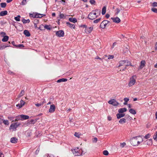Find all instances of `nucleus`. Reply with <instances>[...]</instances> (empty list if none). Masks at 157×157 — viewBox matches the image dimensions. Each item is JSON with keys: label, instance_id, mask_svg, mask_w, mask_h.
Here are the masks:
<instances>
[{"label": "nucleus", "instance_id": "nucleus-1", "mask_svg": "<svg viewBox=\"0 0 157 157\" xmlns=\"http://www.w3.org/2000/svg\"><path fill=\"white\" fill-rule=\"evenodd\" d=\"M138 137H139L138 136L133 137L131 140V143L133 146H138L143 141V140L142 139H141V140L140 141H139L138 140Z\"/></svg>", "mask_w": 157, "mask_h": 157}, {"label": "nucleus", "instance_id": "nucleus-2", "mask_svg": "<svg viewBox=\"0 0 157 157\" xmlns=\"http://www.w3.org/2000/svg\"><path fill=\"white\" fill-rule=\"evenodd\" d=\"M16 118L15 119V121H17V120L23 121L28 119L29 118V116L28 115L22 114L16 117Z\"/></svg>", "mask_w": 157, "mask_h": 157}, {"label": "nucleus", "instance_id": "nucleus-3", "mask_svg": "<svg viewBox=\"0 0 157 157\" xmlns=\"http://www.w3.org/2000/svg\"><path fill=\"white\" fill-rule=\"evenodd\" d=\"M136 76L133 75L130 79V81L128 83V86H131L134 85L136 82Z\"/></svg>", "mask_w": 157, "mask_h": 157}, {"label": "nucleus", "instance_id": "nucleus-4", "mask_svg": "<svg viewBox=\"0 0 157 157\" xmlns=\"http://www.w3.org/2000/svg\"><path fill=\"white\" fill-rule=\"evenodd\" d=\"M109 22V21L106 20H104L100 24V27L102 29H105Z\"/></svg>", "mask_w": 157, "mask_h": 157}, {"label": "nucleus", "instance_id": "nucleus-5", "mask_svg": "<svg viewBox=\"0 0 157 157\" xmlns=\"http://www.w3.org/2000/svg\"><path fill=\"white\" fill-rule=\"evenodd\" d=\"M108 103L109 104H111L114 106H117L119 105V103L114 99H113L109 100Z\"/></svg>", "mask_w": 157, "mask_h": 157}, {"label": "nucleus", "instance_id": "nucleus-6", "mask_svg": "<svg viewBox=\"0 0 157 157\" xmlns=\"http://www.w3.org/2000/svg\"><path fill=\"white\" fill-rule=\"evenodd\" d=\"M20 124L16 123L14 124H12L10 125V128L13 130L16 129V128L20 125Z\"/></svg>", "mask_w": 157, "mask_h": 157}, {"label": "nucleus", "instance_id": "nucleus-7", "mask_svg": "<svg viewBox=\"0 0 157 157\" xmlns=\"http://www.w3.org/2000/svg\"><path fill=\"white\" fill-rule=\"evenodd\" d=\"M56 35L59 37H63L64 35V32L63 30H59L56 32Z\"/></svg>", "mask_w": 157, "mask_h": 157}, {"label": "nucleus", "instance_id": "nucleus-8", "mask_svg": "<svg viewBox=\"0 0 157 157\" xmlns=\"http://www.w3.org/2000/svg\"><path fill=\"white\" fill-rule=\"evenodd\" d=\"M79 151L78 148L75 149L72 151L73 153L75 156H78L81 155L80 152Z\"/></svg>", "mask_w": 157, "mask_h": 157}, {"label": "nucleus", "instance_id": "nucleus-9", "mask_svg": "<svg viewBox=\"0 0 157 157\" xmlns=\"http://www.w3.org/2000/svg\"><path fill=\"white\" fill-rule=\"evenodd\" d=\"M93 29V27H87L85 30V32L86 34H90L92 31Z\"/></svg>", "mask_w": 157, "mask_h": 157}, {"label": "nucleus", "instance_id": "nucleus-10", "mask_svg": "<svg viewBox=\"0 0 157 157\" xmlns=\"http://www.w3.org/2000/svg\"><path fill=\"white\" fill-rule=\"evenodd\" d=\"M55 109L56 107L55 105L54 104L51 105L49 109V112L50 113H53L55 111Z\"/></svg>", "mask_w": 157, "mask_h": 157}, {"label": "nucleus", "instance_id": "nucleus-11", "mask_svg": "<svg viewBox=\"0 0 157 157\" xmlns=\"http://www.w3.org/2000/svg\"><path fill=\"white\" fill-rule=\"evenodd\" d=\"M111 19L113 20V22L117 23H119L121 21V20L118 17H111Z\"/></svg>", "mask_w": 157, "mask_h": 157}, {"label": "nucleus", "instance_id": "nucleus-12", "mask_svg": "<svg viewBox=\"0 0 157 157\" xmlns=\"http://www.w3.org/2000/svg\"><path fill=\"white\" fill-rule=\"evenodd\" d=\"M145 61L144 60H142L140 63V66L138 67V70L142 69L145 66Z\"/></svg>", "mask_w": 157, "mask_h": 157}, {"label": "nucleus", "instance_id": "nucleus-13", "mask_svg": "<svg viewBox=\"0 0 157 157\" xmlns=\"http://www.w3.org/2000/svg\"><path fill=\"white\" fill-rule=\"evenodd\" d=\"M97 17V16H94L93 14L91 12L88 14L87 18L90 20H93Z\"/></svg>", "mask_w": 157, "mask_h": 157}, {"label": "nucleus", "instance_id": "nucleus-14", "mask_svg": "<svg viewBox=\"0 0 157 157\" xmlns=\"http://www.w3.org/2000/svg\"><path fill=\"white\" fill-rule=\"evenodd\" d=\"M66 25L71 28L75 29V25L74 24H72L69 22L66 23Z\"/></svg>", "mask_w": 157, "mask_h": 157}, {"label": "nucleus", "instance_id": "nucleus-15", "mask_svg": "<svg viewBox=\"0 0 157 157\" xmlns=\"http://www.w3.org/2000/svg\"><path fill=\"white\" fill-rule=\"evenodd\" d=\"M17 139L15 137H12L10 139V142L13 143H17Z\"/></svg>", "mask_w": 157, "mask_h": 157}, {"label": "nucleus", "instance_id": "nucleus-16", "mask_svg": "<svg viewBox=\"0 0 157 157\" xmlns=\"http://www.w3.org/2000/svg\"><path fill=\"white\" fill-rule=\"evenodd\" d=\"M36 121L35 120L31 119L30 121H28L27 123L28 125H29L31 124H34Z\"/></svg>", "mask_w": 157, "mask_h": 157}, {"label": "nucleus", "instance_id": "nucleus-17", "mask_svg": "<svg viewBox=\"0 0 157 157\" xmlns=\"http://www.w3.org/2000/svg\"><path fill=\"white\" fill-rule=\"evenodd\" d=\"M69 21L75 23L77 22V20L76 18L73 17H70L69 18Z\"/></svg>", "mask_w": 157, "mask_h": 157}, {"label": "nucleus", "instance_id": "nucleus-18", "mask_svg": "<svg viewBox=\"0 0 157 157\" xmlns=\"http://www.w3.org/2000/svg\"><path fill=\"white\" fill-rule=\"evenodd\" d=\"M117 118L118 119H120L122 117H124L125 116V114L124 113H118L116 115Z\"/></svg>", "mask_w": 157, "mask_h": 157}, {"label": "nucleus", "instance_id": "nucleus-19", "mask_svg": "<svg viewBox=\"0 0 157 157\" xmlns=\"http://www.w3.org/2000/svg\"><path fill=\"white\" fill-rule=\"evenodd\" d=\"M24 33L25 36L28 37L29 36L31 35L29 32L27 30H25L24 31Z\"/></svg>", "mask_w": 157, "mask_h": 157}, {"label": "nucleus", "instance_id": "nucleus-20", "mask_svg": "<svg viewBox=\"0 0 157 157\" xmlns=\"http://www.w3.org/2000/svg\"><path fill=\"white\" fill-rule=\"evenodd\" d=\"M127 110L126 108H121L118 110V112L120 113H122L126 111Z\"/></svg>", "mask_w": 157, "mask_h": 157}, {"label": "nucleus", "instance_id": "nucleus-21", "mask_svg": "<svg viewBox=\"0 0 157 157\" xmlns=\"http://www.w3.org/2000/svg\"><path fill=\"white\" fill-rule=\"evenodd\" d=\"M7 11L6 10L2 11L0 13V16H3L7 14Z\"/></svg>", "mask_w": 157, "mask_h": 157}, {"label": "nucleus", "instance_id": "nucleus-22", "mask_svg": "<svg viewBox=\"0 0 157 157\" xmlns=\"http://www.w3.org/2000/svg\"><path fill=\"white\" fill-rule=\"evenodd\" d=\"M9 37L7 36H4L3 38L2 39V41L3 42L7 41L9 39Z\"/></svg>", "mask_w": 157, "mask_h": 157}, {"label": "nucleus", "instance_id": "nucleus-23", "mask_svg": "<svg viewBox=\"0 0 157 157\" xmlns=\"http://www.w3.org/2000/svg\"><path fill=\"white\" fill-rule=\"evenodd\" d=\"M67 78H62L57 80V82L58 83H59L62 82H65L67 81Z\"/></svg>", "mask_w": 157, "mask_h": 157}, {"label": "nucleus", "instance_id": "nucleus-24", "mask_svg": "<svg viewBox=\"0 0 157 157\" xmlns=\"http://www.w3.org/2000/svg\"><path fill=\"white\" fill-rule=\"evenodd\" d=\"M125 65L127 67V66H132V67H133L134 66L133 65H132L131 62L128 60H125Z\"/></svg>", "mask_w": 157, "mask_h": 157}, {"label": "nucleus", "instance_id": "nucleus-25", "mask_svg": "<svg viewBox=\"0 0 157 157\" xmlns=\"http://www.w3.org/2000/svg\"><path fill=\"white\" fill-rule=\"evenodd\" d=\"M119 65L118 66L119 67L122 66L124 65H125V60L120 61L119 62Z\"/></svg>", "mask_w": 157, "mask_h": 157}, {"label": "nucleus", "instance_id": "nucleus-26", "mask_svg": "<svg viewBox=\"0 0 157 157\" xmlns=\"http://www.w3.org/2000/svg\"><path fill=\"white\" fill-rule=\"evenodd\" d=\"M22 21L24 24H25L27 23H29L30 20L29 19L25 20L24 18H23V19H22Z\"/></svg>", "mask_w": 157, "mask_h": 157}, {"label": "nucleus", "instance_id": "nucleus-27", "mask_svg": "<svg viewBox=\"0 0 157 157\" xmlns=\"http://www.w3.org/2000/svg\"><path fill=\"white\" fill-rule=\"evenodd\" d=\"M119 122L121 124H123L126 122V119L125 118H121L119 121Z\"/></svg>", "mask_w": 157, "mask_h": 157}, {"label": "nucleus", "instance_id": "nucleus-28", "mask_svg": "<svg viewBox=\"0 0 157 157\" xmlns=\"http://www.w3.org/2000/svg\"><path fill=\"white\" fill-rule=\"evenodd\" d=\"M106 12V7L105 6H104L102 10L101 14L102 15H104Z\"/></svg>", "mask_w": 157, "mask_h": 157}, {"label": "nucleus", "instance_id": "nucleus-29", "mask_svg": "<svg viewBox=\"0 0 157 157\" xmlns=\"http://www.w3.org/2000/svg\"><path fill=\"white\" fill-rule=\"evenodd\" d=\"M10 45H0V50H3L6 47H10Z\"/></svg>", "mask_w": 157, "mask_h": 157}, {"label": "nucleus", "instance_id": "nucleus-30", "mask_svg": "<svg viewBox=\"0 0 157 157\" xmlns=\"http://www.w3.org/2000/svg\"><path fill=\"white\" fill-rule=\"evenodd\" d=\"M25 94V91L24 90H21L20 94L18 95L19 97H21L23 96Z\"/></svg>", "mask_w": 157, "mask_h": 157}, {"label": "nucleus", "instance_id": "nucleus-31", "mask_svg": "<svg viewBox=\"0 0 157 157\" xmlns=\"http://www.w3.org/2000/svg\"><path fill=\"white\" fill-rule=\"evenodd\" d=\"M38 29H40L41 30H44V26L43 25H41L38 28Z\"/></svg>", "mask_w": 157, "mask_h": 157}, {"label": "nucleus", "instance_id": "nucleus-32", "mask_svg": "<svg viewBox=\"0 0 157 157\" xmlns=\"http://www.w3.org/2000/svg\"><path fill=\"white\" fill-rule=\"evenodd\" d=\"M50 25H44V30L46 29L47 30H50L51 29Z\"/></svg>", "mask_w": 157, "mask_h": 157}, {"label": "nucleus", "instance_id": "nucleus-33", "mask_svg": "<svg viewBox=\"0 0 157 157\" xmlns=\"http://www.w3.org/2000/svg\"><path fill=\"white\" fill-rule=\"evenodd\" d=\"M129 112L133 114H136V112L133 109H130L129 110Z\"/></svg>", "mask_w": 157, "mask_h": 157}, {"label": "nucleus", "instance_id": "nucleus-34", "mask_svg": "<svg viewBox=\"0 0 157 157\" xmlns=\"http://www.w3.org/2000/svg\"><path fill=\"white\" fill-rule=\"evenodd\" d=\"M7 118L10 121H13L14 120L15 117L10 115L8 116Z\"/></svg>", "mask_w": 157, "mask_h": 157}, {"label": "nucleus", "instance_id": "nucleus-35", "mask_svg": "<svg viewBox=\"0 0 157 157\" xmlns=\"http://www.w3.org/2000/svg\"><path fill=\"white\" fill-rule=\"evenodd\" d=\"M21 17L20 15H18L16 17H14V19L17 21H20V18Z\"/></svg>", "mask_w": 157, "mask_h": 157}, {"label": "nucleus", "instance_id": "nucleus-36", "mask_svg": "<svg viewBox=\"0 0 157 157\" xmlns=\"http://www.w3.org/2000/svg\"><path fill=\"white\" fill-rule=\"evenodd\" d=\"M2 8H5L6 6V4L5 2L1 3L0 4Z\"/></svg>", "mask_w": 157, "mask_h": 157}, {"label": "nucleus", "instance_id": "nucleus-37", "mask_svg": "<svg viewBox=\"0 0 157 157\" xmlns=\"http://www.w3.org/2000/svg\"><path fill=\"white\" fill-rule=\"evenodd\" d=\"M101 19V18H99L98 19H96L94 21L93 23H98L100 21Z\"/></svg>", "mask_w": 157, "mask_h": 157}, {"label": "nucleus", "instance_id": "nucleus-38", "mask_svg": "<svg viewBox=\"0 0 157 157\" xmlns=\"http://www.w3.org/2000/svg\"><path fill=\"white\" fill-rule=\"evenodd\" d=\"M20 102V104L21 105L20 106V108H21L25 104V102L22 100H21Z\"/></svg>", "mask_w": 157, "mask_h": 157}, {"label": "nucleus", "instance_id": "nucleus-39", "mask_svg": "<svg viewBox=\"0 0 157 157\" xmlns=\"http://www.w3.org/2000/svg\"><path fill=\"white\" fill-rule=\"evenodd\" d=\"M36 13H30L29 14V16L31 17L36 18Z\"/></svg>", "mask_w": 157, "mask_h": 157}, {"label": "nucleus", "instance_id": "nucleus-40", "mask_svg": "<svg viewBox=\"0 0 157 157\" xmlns=\"http://www.w3.org/2000/svg\"><path fill=\"white\" fill-rule=\"evenodd\" d=\"M44 157H54V156L53 155H50L47 154L44 155Z\"/></svg>", "mask_w": 157, "mask_h": 157}, {"label": "nucleus", "instance_id": "nucleus-41", "mask_svg": "<svg viewBox=\"0 0 157 157\" xmlns=\"http://www.w3.org/2000/svg\"><path fill=\"white\" fill-rule=\"evenodd\" d=\"M27 3L26 0H23L21 3V4L22 5H25Z\"/></svg>", "mask_w": 157, "mask_h": 157}, {"label": "nucleus", "instance_id": "nucleus-42", "mask_svg": "<svg viewBox=\"0 0 157 157\" xmlns=\"http://www.w3.org/2000/svg\"><path fill=\"white\" fill-rule=\"evenodd\" d=\"M3 123L5 125H8L9 124V121L8 120H3Z\"/></svg>", "mask_w": 157, "mask_h": 157}, {"label": "nucleus", "instance_id": "nucleus-43", "mask_svg": "<svg viewBox=\"0 0 157 157\" xmlns=\"http://www.w3.org/2000/svg\"><path fill=\"white\" fill-rule=\"evenodd\" d=\"M151 10L155 13H157V9L153 7L151 9Z\"/></svg>", "mask_w": 157, "mask_h": 157}, {"label": "nucleus", "instance_id": "nucleus-44", "mask_svg": "<svg viewBox=\"0 0 157 157\" xmlns=\"http://www.w3.org/2000/svg\"><path fill=\"white\" fill-rule=\"evenodd\" d=\"M59 17L61 19H64L65 18V17L64 16V14L60 13L59 15Z\"/></svg>", "mask_w": 157, "mask_h": 157}, {"label": "nucleus", "instance_id": "nucleus-45", "mask_svg": "<svg viewBox=\"0 0 157 157\" xmlns=\"http://www.w3.org/2000/svg\"><path fill=\"white\" fill-rule=\"evenodd\" d=\"M8 74L10 75H15V73L12 71H11L9 70L8 71Z\"/></svg>", "mask_w": 157, "mask_h": 157}, {"label": "nucleus", "instance_id": "nucleus-46", "mask_svg": "<svg viewBox=\"0 0 157 157\" xmlns=\"http://www.w3.org/2000/svg\"><path fill=\"white\" fill-rule=\"evenodd\" d=\"M16 47H18L20 48H21L24 47V46L23 44H19L18 45H17Z\"/></svg>", "mask_w": 157, "mask_h": 157}, {"label": "nucleus", "instance_id": "nucleus-47", "mask_svg": "<svg viewBox=\"0 0 157 157\" xmlns=\"http://www.w3.org/2000/svg\"><path fill=\"white\" fill-rule=\"evenodd\" d=\"M103 153L104 155H108L109 152L108 151L105 150L103 151Z\"/></svg>", "mask_w": 157, "mask_h": 157}, {"label": "nucleus", "instance_id": "nucleus-48", "mask_svg": "<svg viewBox=\"0 0 157 157\" xmlns=\"http://www.w3.org/2000/svg\"><path fill=\"white\" fill-rule=\"evenodd\" d=\"M147 144H152V140L151 139H150L147 140Z\"/></svg>", "mask_w": 157, "mask_h": 157}, {"label": "nucleus", "instance_id": "nucleus-49", "mask_svg": "<svg viewBox=\"0 0 157 157\" xmlns=\"http://www.w3.org/2000/svg\"><path fill=\"white\" fill-rule=\"evenodd\" d=\"M114 58V56L113 55H109L108 56V59H113Z\"/></svg>", "mask_w": 157, "mask_h": 157}, {"label": "nucleus", "instance_id": "nucleus-50", "mask_svg": "<svg viewBox=\"0 0 157 157\" xmlns=\"http://www.w3.org/2000/svg\"><path fill=\"white\" fill-rule=\"evenodd\" d=\"M151 135L150 134H148L144 136V138L146 139H147L150 137Z\"/></svg>", "mask_w": 157, "mask_h": 157}, {"label": "nucleus", "instance_id": "nucleus-51", "mask_svg": "<svg viewBox=\"0 0 157 157\" xmlns=\"http://www.w3.org/2000/svg\"><path fill=\"white\" fill-rule=\"evenodd\" d=\"M98 139L96 137H94L92 139V141L94 143H96Z\"/></svg>", "mask_w": 157, "mask_h": 157}, {"label": "nucleus", "instance_id": "nucleus-52", "mask_svg": "<svg viewBox=\"0 0 157 157\" xmlns=\"http://www.w3.org/2000/svg\"><path fill=\"white\" fill-rule=\"evenodd\" d=\"M80 27L84 28L86 29L87 27V26L85 25H81L79 26Z\"/></svg>", "mask_w": 157, "mask_h": 157}, {"label": "nucleus", "instance_id": "nucleus-53", "mask_svg": "<svg viewBox=\"0 0 157 157\" xmlns=\"http://www.w3.org/2000/svg\"><path fill=\"white\" fill-rule=\"evenodd\" d=\"M39 22V20L37 19H35L34 20L33 23L34 24H37Z\"/></svg>", "mask_w": 157, "mask_h": 157}, {"label": "nucleus", "instance_id": "nucleus-54", "mask_svg": "<svg viewBox=\"0 0 157 157\" xmlns=\"http://www.w3.org/2000/svg\"><path fill=\"white\" fill-rule=\"evenodd\" d=\"M90 2L92 4H94L95 3V1L94 0H90Z\"/></svg>", "mask_w": 157, "mask_h": 157}, {"label": "nucleus", "instance_id": "nucleus-55", "mask_svg": "<svg viewBox=\"0 0 157 157\" xmlns=\"http://www.w3.org/2000/svg\"><path fill=\"white\" fill-rule=\"evenodd\" d=\"M126 117L127 119H128L130 120H132V118L131 117H130L128 115H127L126 116V117Z\"/></svg>", "mask_w": 157, "mask_h": 157}, {"label": "nucleus", "instance_id": "nucleus-56", "mask_svg": "<svg viewBox=\"0 0 157 157\" xmlns=\"http://www.w3.org/2000/svg\"><path fill=\"white\" fill-rule=\"evenodd\" d=\"M152 6L154 7H157V2H155L152 3Z\"/></svg>", "mask_w": 157, "mask_h": 157}, {"label": "nucleus", "instance_id": "nucleus-57", "mask_svg": "<svg viewBox=\"0 0 157 157\" xmlns=\"http://www.w3.org/2000/svg\"><path fill=\"white\" fill-rule=\"evenodd\" d=\"M40 148L39 147L37 148V149L36 150V152H35L36 154V155H37L38 154V153L39 152V151H40Z\"/></svg>", "mask_w": 157, "mask_h": 157}, {"label": "nucleus", "instance_id": "nucleus-58", "mask_svg": "<svg viewBox=\"0 0 157 157\" xmlns=\"http://www.w3.org/2000/svg\"><path fill=\"white\" fill-rule=\"evenodd\" d=\"M35 105L37 107H39L41 105H43V104H41V103H40L35 104Z\"/></svg>", "mask_w": 157, "mask_h": 157}, {"label": "nucleus", "instance_id": "nucleus-59", "mask_svg": "<svg viewBox=\"0 0 157 157\" xmlns=\"http://www.w3.org/2000/svg\"><path fill=\"white\" fill-rule=\"evenodd\" d=\"M94 10H93L91 12V13L93 14L94 16H97V17H98V16L96 15V12H94Z\"/></svg>", "mask_w": 157, "mask_h": 157}, {"label": "nucleus", "instance_id": "nucleus-60", "mask_svg": "<svg viewBox=\"0 0 157 157\" xmlns=\"http://www.w3.org/2000/svg\"><path fill=\"white\" fill-rule=\"evenodd\" d=\"M75 136L76 137H77L78 138H79V135L78 134V133L75 132Z\"/></svg>", "mask_w": 157, "mask_h": 157}, {"label": "nucleus", "instance_id": "nucleus-61", "mask_svg": "<svg viewBox=\"0 0 157 157\" xmlns=\"http://www.w3.org/2000/svg\"><path fill=\"white\" fill-rule=\"evenodd\" d=\"M124 101L126 102H127L129 101V99L128 98H124Z\"/></svg>", "mask_w": 157, "mask_h": 157}, {"label": "nucleus", "instance_id": "nucleus-62", "mask_svg": "<svg viewBox=\"0 0 157 157\" xmlns=\"http://www.w3.org/2000/svg\"><path fill=\"white\" fill-rule=\"evenodd\" d=\"M36 18H39V15H41L40 14V13H36Z\"/></svg>", "mask_w": 157, "mask_h": 157}, {"label": "nucleus", "instance_id": "nucleus-63", "mask_svg": "<svg viewBox=\"0 0 157 157\" xmlns=\"http://www.w3.org/2000/svg\"><path fill=\"white\" fill-rule=\"evenodd\" d=\"M116 10L117 11L116 14H118L120 12V10L118 8H117L116 9Z\"/></svg>", "mask_w": 157, "mask_h": 157}, {"label": "nucleus", "instance_id": "nucleus-64", "mask_svg": "<svg viewBox=\"0 0 157 157\" xmlns=\"http://www.w3.org/2000/svg\"><path fill=\"white\" fill-rule=\"evenodd\" d=\"M157 135H155L153 137L154 139L156 141H157Z\"/></svg>", "mask_w": 157, "mask_h": 157}]
</instances>
